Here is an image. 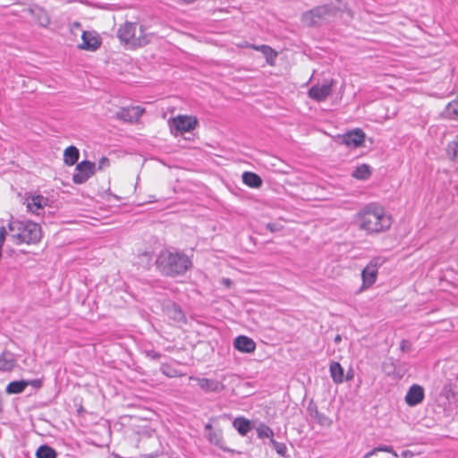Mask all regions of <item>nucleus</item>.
I'll use <instances>...</instances> for the list:
<instances>
[{"label": "nucleus", "instance_id": "f257e3e1", "mask_svg": "<svg viewBox=\"0 0 458 458\" xmlns=\"http://www.w3.org/2000/svg\"><path fill=\"white\" fill-rule=\"evenodd\" d=\"M357 222L360 229L368 233H378L386 231L392 225L391 216L385 208L376 203L365 206L357 215Z\"/></svg>", "mask_w": 458, "mask_h": 458}, {"label": "nucleus", "instance_id": "f03ea898", "mask_svg": "<svg viewBox=\"0 0 458 458\" xmlns=\"http://www.w3.org/2000/svg\"><path fill=\"white\" fill-rule=\"evenodd\" d=\"M156 264L163 275L172 277L183 275L191 267L188 256L167 249L159 252Z\"/></svg>", "mask_w": 458, "mask_h": 458}, {"label": "nucleus", "instance_id": "7ed1b4c3", "mask_svg": "<svg viewBox=\"0 0 458 458\" xmlns=\"http://www.w3.org/2000/svg\"><path fill=\"white\" fill-rule=\"evenodd\" d=\"M9 231L15 243H37L41 239V228L38 224L31 221H11Z\"/></svg>", "mask_w": 458, "mask_h": 458}, {"label": "nucleus", "instance_id": "20e7f679", "mask_svg": "<svg viewBox=\"0 0 458 458\" xmlns=\"http://www.w3.org/2000/svg\"><path fill=\"white\" fill-rule=\"evenodd\" d=\"M138 24L136 22H125L117 30V37L122 43L130 47H140L149 42L150 35L145 34L143 27H140V34L137 35Z\"/></svg>", "mask_w": 458, "mask_h": 458}, {"label": "nucleus", "instance_id": "39448f33", "mask_svg": "<svg viewBox=\"0 0 458 458\" xmlns=\"http://www.w3.org/2000/svg\"><path fill=\"white\" fill-rule=\"evenodd\" d=\"M338 13V8L333 4L317 6L301 16V21L308 27L321 26L330 21Z\"/></svg>", "mask_w": 458, "mask_h": 458}, {"label": "nucleus", "instance_id": "423d86ee", "mask_svg": "<svg viewBox=\"0 0 458 458\" xmlns=\"http://www.w3.org/2000/svg\"><path fill=\"white\" fill-rule=\"evenodd\" d=\"M197 123L198 121L196 118L187 115H178L173 118L169 123L171 132L174 135L191 131L195 129Z\"/></svg>", "mask_w": 458, "mask_h": 458}, {"label": "nucleus", "instance_id": "0eeeda50", "mask_svg": "<svg viewBox=\"0 0 458 458\" xmlns=\"http://www.w3.org/2000/svg\"><path fill=\"white\" fill-rule=\"evenodd\" d=\"M96 172V164L91 161L84 160L76 165L72 182L75 184L86 182Z\"/></svg>", "mask_w": 458, "mask_h": 458}, {"label": "nucleus", "instance_id": "6e6552de", "mask_svg": "<svg viewBox=\"0 0 458 458\" xmlns=\"http://www.w3.org/2000/svg\"><path fill=\"white\" fill-rule=\"evenodd\" d=\"M333 84V80H326L322 84H315L309 89L308 95L317 102H323L331 94Z\"/></svg>", "mask_w": 458, "mask_h": 458}, {"label": "nucleus", "instance_id": "1a4fd4ad", "mask_svg": "<svg viewBox=\"0 0 458 458\" xmlns=\"http://www.w3.org/2000/svg\"><path fill=\"white\" fill-rule=\"evenodd\" d=\"M380 265V259L375 258L362 270L361 277L364 287H369L376 282L377 269Z\"/></svg>", "mask_w": 458, "mask_h": 458}, {"label": "nucleus", "instance_id": "9d476101", "mask_svg": "<svg viewBox=\"0 0 458 458\" xmlns=\"http://www.w3.org/2000/svg\"><path fill=\"white\" fill-rule=\"evenodd\" d=\"M365 137L366 135L362 130L355 129L339 136V139L341 140V143L347 147L358 148L363 144Z\"/></svg>", "mask_w": 458, "mask_h": 458}, {"label": "nucleus", "instance_id": "9b49d317", "mask_svg": "<svg viewBox=\"0 0 458 458\" xmlns=\"http://www.w3.org/2000/svg\"><path fill=\"white\" fill-rule=\"evenodd\" d=\"M143 109L140 106L123 107L116 112V118L128 123L137 122L143 114Z\"/></svg>", "mask_w": 458, "mask_h": 458}, {"label": "nucleus", "instance_id": "f8f14e48", "mask_svg": "<svg viewBox=\"0 0 458 458\" xmlns=\"http://www.w3.org/2000/svg\"><path fill=\"white\" fill-rule=\"evenodd\" d=\"M79 47L87 51H96L101 45V38L95 31H83Z\"/></svg>", "mask_w": 458, "mask_h": 458}, {"label": "nucleus", "instance_id": "ddd939ff", "mask_svg": "<svg viewBox=\"0 0 458 458\" xmlns=\"http://www.w3.org/2000/svg\"><path fill=\"white\" fill-rule=\"evenodd\" d=\"M424 396L423 387L419 385H412L405 395V402L410 406H415L423 401Z\"/></svg>", "mask_w": 458, "mask_h": 458}, {"label": "nucleus", "instance_id": "4468645a", "mask_svg": "<svg viewBox=\"0 0 458 458\" xmlns=\"http://www.w3.org/2000/svg\"><path fill=\"white\" fill-rule=\"evenodd\" d=\"M309 416L313 419L318 425L322 427H330L332 420L324 413L318 411L315 403H310L307 408Z\"/></svg>", "mask_w": 458, "mask_h": 458}, {"label": "nucleus", "instance_id": "2eb2a0df", "mask_svg": "<svg viewBox=\"0 0 458 458\" xmlns=\"http://www.w3.org/2000/svg\"><path fill=\"white\" fill-rule=\"evenodd\" d=\"M233 346L236 350L245 353H251L256 349L255 342L245 335L237 336L233 341Z\"/></svg>", "mask_w": 458, "mask_h": 458}, {"label": "nucleus", "instance_id": "dca6fc26", "mask_svg": "<svg viewBox=\"0 0 458 458\" xmlns=\"http://www.w3.org/2000/svg\"><path fill=\"white\" fill-rule=\"evenodd\" d=\"M27 208L38 215L47 205L48 199L41 195H34L26 199Z\"/></svg>", "mask_w": 458, "mask_h": 458}, {"label": "nucleus", "instance_id": "f3484780", "mask_svg": "<svg viewBox=\"0 0 458 458\" xmlns=\"http://www.w3.org/2000/svg\"><path fill=\"white\" fill-rule=\"evenodd\" d=\"M193 379L196 380L199 387L206 392H220L224 389V385L215 379L206 377H196Z\"/></svg>", "mask_w": 458, "mask_h": 458}, {"label": "nucleus", "instance_id": "a211bd4d", "mask_svg": "<svg viewBox=\"0 0 458 458\" xmlns=\"http://www.w3.org/2000/svg\"><path fill=\"white\" fill-rule=\"evenodd\" d=\"M206 437L212 445L220 447L223 450H226L223 444V436L221 430H214L212 425L208 423L205 425Z\"/></svg>", "mask_w": 458, "mask_h": 458}, {"label": "nucleus", "instance_id": "6ab92c4d", "mask_svg": "<svg viewBox=\"0 0 458 458\" xmlns=\"http://www.w3.org/2000/svg\"><path fill=\"white\" fill-rule=\"evenodd\" d=\"M16 366V360L13 353L3 352L0 353V371L11 372Z\"/></svg>", "mask_w": 458, "mask_h": 458}, {"label": "nucleus", "instance_id": "aec40b11", "mask_svg": "<svg viewBox=\"0 0 458 458\" xmlns=\"http://www.w3.org/2000/svg\"><path fill=\"white\" fill-rule=\"evenodd\" d=\"M329 372L335 384H341L344 381V369L339 362L332 361L329 366Z\"/></svg>", "mask_w": 458, "mask_h": 458}, {"label": "nucleus", "instance_id": "412c9836", "mask_svg": "<svg viewBox=\"0 0 458 458\" xmlns=\"http://www.w3.org/2000/svg\"><path fill=\"white\" fill-rule=\"evenodd\" d=\"M165 311L168 318L174 321L180 322L184 318V315L181 308L174 302L168 303L165 308Z\"/></svg>", "mask_w": 458, "mask_h": 458}, {"label": "nucleus", "instance_id": "4be33fe9", "mask_svg": "<svg viewBox=\"0 0 458 458\" xmlns=\"http://www.w3.org/2000/svg\"><path fill=\"white\" fill-rule=\"evenodd\" d=\"M80 157L79 149L75 146H69L64 151V162L67 165H73Z\"/></svg>", "mask_w": 458, "mask_h": 458}, {"label": "nucleus", "instance_id": "5701e85b", "mask_svg": "<svg viewBox=\"0 0 458 458\" xmlns=\"http://www.w3.org/2000/svg\"><path fill=\"white\" fill-rule=\"evenodd\" d=\"M242 182L251 188H259L262 185L260 176L252 172H244L242 174Z\"/></svg>", "mask_w": 458, "mask_h": 458}, {"label": "nucleus", "instance_id": "b1692460", "mask_svg": "<svg viewBox=\"0 0 458 458\" xmlns=\"http://www.w3.org/2000/svg\"><path fill=\"white\" fill-rule=\"evenodd\" d=\"M27 386L29 382L26 380L13 381L7 385L5 391L8 394H17L22 393Z\"/></svg>", "mask_w": 458, "mask_h": 458}, {"label": "nucleus", "instance_id": "393cba45", "mask_svg": "<svg viewBox=\"0 0 458 458\" xmlns=\"http://www.w3.org/2000/svg\"><path fill=\"white\" fill-rule=\"evenodd\" d=\"M233 425L242 436H246L250 430V422L249 420L244 418H236L233 420Z\"/></svg>", "mask_w": 458, "mask_h": 458}, {"label": "nucleus", "instance_id": "a878e982", "mask_svg": "<svg viewBox=\"0 0 458 458\" xmlns=\"http://www.w3.org/2000/svg\"><path fill=\"white\" fill-rule=\"evenodd\" d=\"M37 458H56L57 452L47 445H40L36 451Z\"/></svg>", "mask_w": 458, "mask_h": 458}, {"label": "nucleus", "instance_id": "bb28decb", "mask_svg": "<svg viewBox=\"0 0 458 458\" xmlns=\"http://www.w3.org/2000/svg\"><path fill=\"white\" fill-rule=\"evenodd\" d=\"M252 47L258 51H260L269 64H272L277 55V53L272 47L267 45L253 46Z\"/></svg>", "mask_w": 458, "mask_h": 458}, {"label": "nucleus", "instance_id": "cd10ccee", "mask_svg": "<svg viewBox=\"0 0 458 458\" xmlns=\"http://www.w3.org/2000/svg\"><path fill=\"white\" fill-rule=\"evenodd\" d=\"M371 174L370 167L366 165H360L352 172V176L359 180H366Z\"/></svg>", "mask_w": 458, "mask_h": 458}, {"label": "nucleus", "instance_id": "c85d7f7f", "mask_svg": "<svg viewBox=\"0 0 458 458\" xmlns=\"http://www.w3.org/2000/svg\"><path fill=\"white\" fill-rule=\"evenodd\" d=\"M256 431L259 438H269V442L274 438V431L264 423H260L256 428Z\"/></svg>", "mask_w": 458, "mask_h": 458}, {"label": "nucleus", "instance_id": "c756f323", "mask_svg": "<svg viewBox=\"0 0 458 458\" xmlns=\"http://www.w3.org/2000/svg\"><path fill=\"white\" fill-rule=\"evenodd\" d=\"M446 153L452 160L458 162V142H450L447 145Z\"/></svg>", "mask_w": 458, "mask_h": 458}, {"label": "nucleus", "instance_id": "7c9ffc66", "mask_svg": "<svg viewBox=\"0 0 458 458\" xmlns=\"http://www.w3.org/2000/svg\"><path fill=\"white\" fill-rule=\"evenodd\" d=\"M161 372L168 377H176L180 374L178 370L168 364H162L160 367Z\"/></svg>", "mask_w": 458, "mask_h": 458}, {"label": "nucleus", "instance_id": "2f4dec72", "mask_svg": "<svg viewBox=\"0 0 458 458\" xmlns=\"http://www.w3.org/2000/svg\"><path fill=\"white\" fill-rule=\"evenodd\" d=\"M270 444L273 445V448L276 452L281 456H285L287 453V447L284 443H280L276 441L274 438L270 441Z\"/></svg>", "mask_w": 458, "mask_h": 458}, {"label": "nucleus", "instance_id": "473e14b6", "mask_svg": "<svg viewBox=\"0 0 458 458\" xmlns=\"http://www.w3.org/2000/svg\"><path fill=\"white\" fill-rule=\"evenodd\" d=\"M377 452L392 453L393 448H392V446H389V445H382V446L375 447L365 454V458H369L370 456L374 455Z\"/></svg>", "mask_w": 458, "mask_h": 458}, {"label": "nucleus", "instance_id": "72a5a7b5", "mask_svg": "<svg viewBox=\"0 0 458 458\" xmlns=\"http://www.w3.org/2000/svg\"><path fill=\"white\" fill-rule=\"evenodd\" d=\"M38 22L42 26H47L49 23V18L44 11H40V16L38 18Z\"/></svg>", "mask_w": 458, "mask_h": 458}, {"label": "nucleus", "instance_id": "f704fd0d", "mask_svg": "<svg viewBox=\"0 0 458 458\" xmlns=\"http://www.w3.org/2000/svg\"><path fill=\"white\" fill-rule=\"evenodd\" d=\"M110 165V161L107 157H103L99 161H98V170H103L106 167H108Z\"/></svg>", "mask_w": 458, "mask_h": 458}, {"label": "nucleus", "instance_id": "c9c22d12", "mask_svg": "<svg viewBox=\"0 0 458 458\" xmlns=\"http://www.w3.org/2000/svg\"><path fill=\"white\" fill-rule=\"evenodd\" d=\"M400 349L403 352H410L411 349V344L408 340H402L400 344Z\"/></svg>", "mask_w": 458, "mask_h": 458}, {"label": "nucleus", "instance_id": "e433bc0d", "mask_svg": "<svg viewBox=\"0 0 458 458\" xmlns=\"http://www.w3.org/2000/svg\"><path fill=\"white\" fill-rule=\"evenodd\" d=\"M7 234L6 229L4 226L0 227V248H3V245L5 241V236Z\"/></svg>", "mask_w": 458, "mask_h": 458}, {"label": "nucleus", "instance_id": "4c0bfd02", "mask_svg": "<svg viewBox=\"0 0 458 458\" xmlns=\"http://www.w3.org/2000/svg\"><path fill=\"white\" fill-rule=\"evenodd\" d=\"M29 385H31L35 388H39L42 386V382L39 379H33L28 381Z\"/></svg>", "mask_w": 458, "mask_h": 458}, {"label": "nucleus", "instance_id": "58836bf2", "mask_svg": "<svg viewBox=\"0 0 458 458\" xmlns=\"http://www.w3.org/2000/svg\"><path fill=\"white\" fill-rule=\"evenodd\" d=\"M267 228L270 232H272V233H274V232H277V231H279V230H280V228H279V226H278L277 225H276V224H271V223H269V224H267Z\"/></svg>", "mask_w": 458, "mask_h": 458}, {"label": "nucleus", "instance_id": "ea45409f", "mask_svg": "<svg viewBox=\"0 0 458 458\" xmlns=\"http://www.w3.org/2000/svg\"><path fill=\"white\" fill-rule=\"evenodd\" d=\"M148 356L152 358V359H159L161 357V354L155 352V351H149L148 352Z\"/></svg>", "mask_w": 458, "mask_h": 458}, {"label": "nucleus", "instance_id": "a19ab883", "mask_svg": "<svg viewBox=\"0 0 458 458\" xmlns=\"http://www.w3.org/2000/svg\"><path fill=\"white\" fill-rule=\"evenodd\" d=\"M342 340L341 338V335H337L335 337V343L338 344L340 343Z\"/></svg>", "mask_w": 458, "mask_h": 458}, {"label": "nucleus", "instance_id": "79ce46f5", "mask_svg": "<svg viewBox=\"0 0 458 458\" xmlns=\"http://www.w3.org/2000/svg\"><path fill=\"white\" fill-rule=\"evenodd\" d=\"M352 378V374L347 373V376H346L345 380H346V381H349V380H351Z\"/></svg>", "mask_w": 458, "mask_h": 458}, {"label": "nucleus", "instance_id": "37998d69", "mask_svg": "<svg viewBox=\"0 0 458 458\" xmlns=\"http://www.w3.org/2000/svg\"><path fill=\"white\" fill-rule=\"evenodd\" d=\"M113 197H114L115 199H119V198H118L116 195H113Z\"/></svg>", "mask_w": 458, "mask_h": 458}]
</instances>
